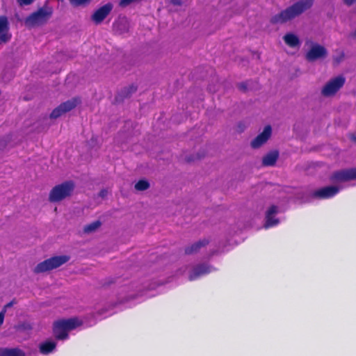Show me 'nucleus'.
I'll return each mask as SVG.
<instances>
[{
  "label": "nucleus",
  "mask_w": 356,
  "mask_h": 356,
  "mask_svg": "<svg viewBox=\"0 0 356 356\" xmlns=\"http://www.w3.org/2000/svg\"><path fill=\"white\" fill-rule=\"evenodd\" d=\"M314 3V0H300L293 3L271 19L273 23H284L300 15L309 9Z\"/></svg>",
  "instance_id": "nucleus-1"
},
{
  "label": "nucleus",
  "mask_w": 356,
  "mask_h": 356,
  "mask_svg": "<svg viewBox=\"0 0 356 356\" xmlns=\"http://www.w3.org/2000/svg\"><path fill=\"white\" fill-rule=\"evenodd\" d=\"M67 256H56L44 260L38 264L35 268V273H43L56 268L69 260Z\"/></svg>",
  "instance_id": "nucleus-5"
},
{
  "label": "nucleus",
  "mask_w": 356,
  "mask_h": 356,
  "mask_svg": "<svg viewBox=\"0 0 356 356\" xmlns=\"http://www.w3.org/2000/svg\"><path fill=\"white\" fill-rule=\"evenodd\" d=\"M149 184L147 181L140 180L135 184V188L138 191H145L147 189Z\"/></svg>",
  "instance_id": "nucleus-23"
},
{
  "label": "nucleus",
  "mask_w": 356,
  "mask_h": 356,
  "mask_svg": "<svg viewBox=\"0 0 356 356\" xmlns=\"http://www.w3.org/2000/svg\"><path fill=\"white\" fill-rule=\"evenodd\" d=\"M184 0H171V3L174 5H181Z\"/></svg>",
  "instance_id": "nucleus-27"
},
{
  "label": "nucleus",
  "mask_w": 356,
  "mask_h": 356,
  "mask_svg": "<svg viewBox=\"0 0 356 356\" xmlns=\"http://www.w3.org/2000/svg\"><path fill=\"white\" fill-rule=\"evenodd\" d=\"M283 39L284 42L290 47H296L300 44L298 37L292 33H286Z\"/></svg>",
  "instance_id": "nucleus-19"
},
{
  "label": "nucleus",
  "mask_w": 356,
  "mask_h": 356,
  "mask_svg": "<svg viewBox=\"0 0 356 356\" xmlns=\"http://www.w3.org/2000/svg\"><path fill=\"white\" fill-rule=\"evenodd\" d=\"M271 127L270 125L265 127L263 132L259 134L251 143L253 148H258L265 143L271 135Z\"/></svg>",
  "instance_id": "nucleus-14"
},
{
  "label": "nucleus",
  "mask_w": 356,
  "mask_h": 356,
  "mask_svg": "<svg viewBox=\"0 0 356 356\" xmlns=\"http://www.w3.org/2000/svg\"><path fill=\"white\" fill-rule=\"evenodd\" d=\"M239 87L241 90H246L247 88V86H246V83H242L239 85Z\"/></svg>",
  "instance_id": "nucleus-30"
},
{
  "label": "nucleus",
  "mask_w": 356,
  "mask_h": 356,
  "mask_svg": "<svg viewBox=\"0 0 356 356\" xmlns=\"http://www.w3.org/2000/svg\"><path fill=\"white\" fill-rule=\"evenodd\" d=\"M113 8V5L108 3L99 8H98L92 15V19L96 24L101 23L106 16L111 13Z\"/></svg>",
  "instance_id": "nucleus-13"
},
{
  "label": "nucleus",
  "mask_w": 356,
  "mask_h": 356,
  "mask_svg": "<svg viewBox=\"0 0 356 356\" xmlns=\"http://www.w3.org/2000/svg\"><path fill=\"white\" fill-rule=\"evenodd\" d=\"M52 15L49 8H41L33 13L25 19V24L28 26H35L45 23Z\"/></svg>",
  "instance_id": "nucleus-4"
},
{
  "label": "nucleus",
  "mask_w": 356,
  "mask_h": 356,
  "mask_svg": "<svg viewBox=\"0 0 356 356\" xmlns=\"http://www.w3.org/2000/svg\"><path fill=\"white\" fill-rule=\"evenodd\" d=\"M278 152L276 151L271 152L268 154H267L264 158H263V165L266 166H272L273 165L277 158H278Z\"/></svg>",
  "instance_id": "nucleus-20"
},
{
  "label": "nucleus",
  "mask_w": 356,
  "mask_h": 356,
  "mask_svg": "<svg viewBox=\"0 0 356 356\" xmlns=\"http://www.w3.org/2000/svg\"><path fill=\"white\" fill-rule=\"evenodd\" d=\"M345 79L342 76H339L329 81L322 89V94L324 96H331L334 95L344 84Z\"/></svg>",
  "instance_id": "nucleus-10"
},
{
  "label": "nucleus",
  "mask_w": 356,
  "mask_h": 356,
  "mask_svg": "<svg viewBox=\"0 0 356 356\" xmlns=\"http://www.w3.org/2000/svg\"><path fill=\"white\" fill-rule=\"evenodd\" d=\"M279 208L275 205L270 206L265 213L264 227L268 229L278 225L282 220L277 217Z\"/></svg>",
  "instance_id": "nucleus-8"
},
{
  "label": "nucleus",
  "mask_w": 356,
  "mask_h": 356,
  "mask_svg": "<svg viewBox=\"0 0 356 356\" xmlns=\"http://www.w3.org/2000/svg\"><path fill=\"white\" fill-rule=\"evenodd\" d=\"M11 38L10 25L7 17L0 16V43H5Z\"/></svg>",
  "instance_id": "nucleus-12"
},
{
  "label": "nucleus",
  "mask_w": 356,
  "mask_h": 356,
  "mask_svg": "<svg viewBox=\"0 0 356 356\" xmlns=\"http://www.w3.org/2000/svg\"><path fill=\"white\" fill-rule=\"evenodd\" d=\"M338 186H328L314 191L312 197L316 199H330L334 197L341 190Z\"/></svg>",
  "instance_id": "nucleus-9"
},
{
  "label": "nucleus",
  "mask_w": 356,
  "mask_h": 356,
  "mask_svg": "<svg viewBox=\"0 0 356 356\" xmlns=\"http://www.w3.org/2000/svg\"><path fill=\"white\" fill-rule=\"evenodd\" d=\"M107 194V191L106 190H102L99 193V196L102 197H104Z\"/></svg>",
  "instance_id": "nucleus-29"
},
{
  "label": "nucleus",
  "mask_w": 356,
  "mask_h": 356,
  "mask_svg": "<svg viewBox=\"0 0 356 356\" xmlns=\"http://www.w3.org/2000/svg\"><path fill=\"white\" fill-rule=\"evenodd\" d=\"M216 269L207 264H202L192 267L188 271V280L193 281L215 271Z\"/></svg>",
  "instance_id": "nucleus-7"
},
{
  "label": "nucleus",
  "mask_w": 356,
  "mask_h": 356,
  "mask_svg": "<svg viewBox=\"0 0 356 356\" xmlns=\"http://www.w3.org/2000/svg\"><path fill=\"white\" fill-rule=\"evenodd\" d=\"M81 325V322L77 318L58 320L54 323V335L58 340H65L68 339L69 332Z\"/></svg>",
  "instance_id": "nucleus-2"
},
{
  "label": "nucleus",
  "mask_w": 356,
  "mask_h": 356,
  "mask_svg": "<svg viewBox=\"0 0 356 356\" xmlns=\"http://www.w3.org/2000/svg\"><path fill=\"white\" fill-rule=\"evenodd\" d=\"M355 35H356V29H355Z\"/></svg>",
  "instance_id": "nucleus-33"
},
{
  "label": "nucleus",
  "mask_w": 356,
  "mask_h": 356,
  "mask_svg": "<svg viewBox=\"0 0 356 356\" xmlns=\"http://www.w3.org/2000/svg\"><path fill=\"white\" fill-rule=\"evenodd\" d=\"M56 350V343L51 340H47L40 343V353L44 355L53 353Z\"/></svg>",
  "instance_id": "nucleus-16"
},
{
  "label": "nucleus",
  "mask_w": 356,
  "mask_h": 356,
  "mask_svg": "<svg viewBox=\"0 0 356 356\" xmlns=\"http://www.w3.org/2000/svg\"><path fill=\"white\" fill-rule=\"evenodd\" d=\"M336 62H337V63H339V62H340V60H339V59H337V60H336Z\"/></svg>",
  "instance_id": "nucleus-32"
},
{
  "label": "nucleus",
  "mask_w": 356,
  "mask_h": 356,
  "mask_svg": "<svg viewBox=\"0 0 356 356\" xmlns=\"http://www.w3.org/2000/svg\"><path fill=\"white\" fill-rule=\"evenodd\" d=\"M101 225V222L99 220L95 221L84 227L85 233H90L96 230Z\"/></svg>",
  "instance_id": "nucleus-22"
},
{
  "label": "nucleus",
  "mask_w": 356,
  "mask_h": 356,
  "mask_svg": "<svg viewBox=\"0 0 356 356\" xmlns=\"http://www.w3.org/2000/svg\"><path fill=\"white\" fill-rule=\"evenodd\" d=\"M74 188V184L72 181L56 186L50 192L49 200L54 202L62 200L71 194Z\"/></svg>",
  "instance_id": "nucleus-3"
},
{
  "label": "nucleus",
  "mask_w": 356,
  "mask_h": 356,
  "mask_svg": "<svg viewBox=\"0 0 356 356\" xmlns=\"http://www.w3.org/2000/svg\"><path fill=\"white\" fill-rule=\"evenodd\" d=\"M24 353L17 348H0V356H24Z\"/></svg>",
  "instance_id": "nucleus-18"
},
{
  "label": "nucleus",
  "mask_w": 356,
  "mask_h": 356,
  "mask_svg": "<svg viewBox=\"0 0 356 356\" xmlns=\"http://www.w3.org/2000/svg\"><path fill=\"white\" fill-rule=\"evenodd\" d=\"M74 6H79L88 3L90 0H69Z\"/></svg>",
  "instance_id": "nucleus-24"
},
{
  "label": "nucleus",
  "mask_w": 356,
  "mask_h": 356,
  "mask_svg": "<svg viewBox=\"0 0 356 356\" xmlns=\"http://www.w3.org/2000/svg\"><path fill=\"white\" fill-rule=\"evenodd\" d=\"M356 179V167L334 172L330 180L334 183H341Z\"/></svg>",
  "instance_id": "nucleus-6"
},
{
  "label": "nucleus",
  "mask_w": 356,
  "mask_h": 356,
  "mask_svg": "<svg viewBox=\"0 0 356 356\" xmlns=\"http://www.w3.org/2000/svg\"><path fill=\"white\" fill-rule=\"evenodd\" d=\"M136 90V87L134 85L129 86L128 88H124L116 97V101L121 100L124 97H129L131 93Z\"/></svg>",
  "instance_id": "nucleus-21"
},
{
  "label": "nucleus",
  "mask_w": 356,
  "mask_h": 356,
  "mask_svg": "<svg viewBox=\"0 0 356 356\" xmlns=\"http://www.w3.org/2000/svg\"><path fill=\"white\" fill-rule=\"evenodd\" d=\"M353 140L356 143V134L353 136L352 138Z\"/></svg>",
  "instance_id": "nucleus-31"
},
{
  "label": "nucleus",
  "mask_w": 356,
  "mask_h": 356,
  "mask_svg": "<svg viewBox=\"0 0 356 356\" xmlns=\"http://www.w3.org/2000/svg\"><path fill=\"white\" fill-rule=\"evenodd\" d=\"M343 1L346 5L350 6L356 1V0H343Z\"/></svg>",
  "instance_id": "nucleus-28"
},
{
  "label": "nucleus",
  "mask_w": 356,
  "mask_h": 356,
  "mask_svg": "<svg viewBox=\"0 0 356 356\" xmlns=\"http://www.w3.org/2000/svg\"><path fill=\"white\" fill-rule=\"evenodd\" d=\"M79 103L80 99L79 98H74L71 100L63 102L57 108L53 110L50 114V118L54 119L57 118L62 115L63 113L71 111Z\"/></svg>",
  "instance_id": "nucleus-11"
},
{
  "label": "nucleus",
  "mask_w": 356,
  "mask_h": 356,
  "mask_svg": "<svg viewBox=\"0 0 356 356\" xmlns=\"http://www.w3.org/2000/svg\"><path fill=\"white\" fill-rule=\"evenodd\" d=\"M209 244V240L204 238L192 244L191 246L186 248L185 253L186 254H196L200 252L203 248Z\"/></svg>",
  "instance_id": "nucleus-17"
},
{
  "label": "nucleus",
  "mask_w": 356,
  "mask_h": 356,
  "mask_svg": "<svg viewBox=\"0 0 356 356\" xmlns=\"http://www.w3.org/2000/svg\"><path fill=\"white\" fill-rule=\"evenodd\" d=\"M35 0H17V3L20 6H29L33 3Z\"/></svg>",
  "instance_id": "nucleus-26"
},
{
  "label": "nucleus",
  "mask_w": 356,
  "mask_h": 356,
  "mask_svg": "<svg viewBox=\"0 0 356 356\" xmlns=\"http://www.w3.org/2000/svg\"><path fill=\"white\" fill-rule=\"evenodd\" d=\"M327 51L325 47L319 44H314L311 49L307 53L306 57L308 60H314L325 56Z\"/></svg>",
  "instance_id": "nucleus-15"
},
{
  "label": "nucleus",
  "mask_w": 356,
  "mask_h": 356,
  "mask_svg": "<svg viewBox=\"0 0 356 356\" xmlns=\"http://www.w3.org/2000/svg\"><path fill=\"white\" fill-rule=\"evenodd\" d=\"M13 305V302H8L7 305H5L4 307V309L0 312V325L3 324V319H4V313H5V311L6 309L8 308V307H12Z\"/></svg>",
  "instance_id": "nucleus-25"
}]
</instances>
